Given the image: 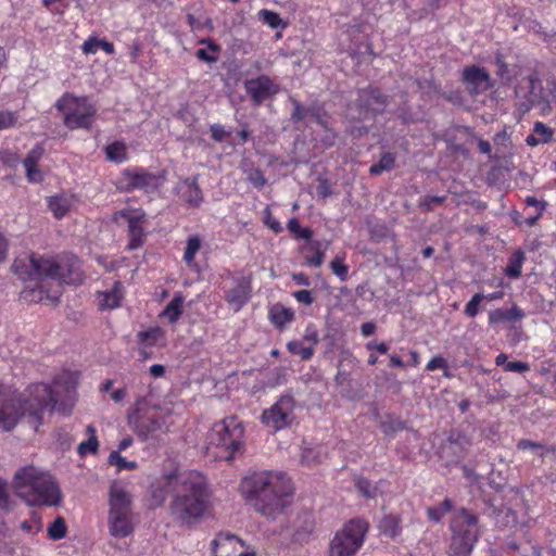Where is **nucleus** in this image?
Masks as SVG:
<instances>
[{
	"label": "nucleus",
	"mask_w": 556,
	"mask_h": 556,
	"mask_svg": "<svg viewBox=\"0 0 556 556\" xmlns=\"http://www.w3.org/2000/svg\"><path fill=\"white\" fill-rule=\"evenodd\" d=\"M446 195H425L420 199L418 206L425 212H430L435 205L444 203Z\"/></svg>",
	"instance_id": "5fc2aeb1"
},
{
	"label": "nucleus",
	"mask_w": 556,
	"mask_h": 556,
	"mask_svg": "<svg viewBox=\"0 0 556 556\" xmlns=\"http://www.w3.org/2000/svg\"><path fill=\"white\" fill-rule=\"evenodd\" d=\"M10 496L8 492V484L4 480L0 479V509L10 510Z\"/></svg>",
	"instance_id": "052dcab7"
},
{
	"label": "nucleus",
	"mask_w": 556,
	"mask_h": 556,
	"mask_svg": "<svg viewBox=\"0 0 556 556\" xmlns=\"http://www.w3.org/2000/svg\"><path fill=\"white\" fill-rule=\"evenodd\" d=\"M525 260V252L522 250H516L508 258V264L505 268L506 276L511 279L519 278Z\"/></svg>",
	"instance_id": "f704fd0d"
},
{
	"label": "nucleus",
	"mask_w": 556,
	"mask_h": 556,
	"mask_svg": "<svg viewBox=\"0 0 556 556\" xmlns=\"http://www.w3.org/2000/svg\"><path fill=\"white\" fill-rule=\"evenodd\" d=\"M87 433L89 434L88 440L79 443L77 447V452L80 457H85L88 454H96L99 448V441L97 438V430L93 425H88L86 428Z\"/></svg>",
	"instance_id": "72a5a7b5"
},
{
	"label": "nucleus",
	"mask_w": 556,
	"mask_h": 556,
	"mask_svg": "<svg viewBox=\"0 0 556 556\" xmlns=\"http://www.w3.org/2000/svg\"><path fill=\"white\" fill-rule=\"evenodd\" d=\"M195 56L199 60H201V61H203V62H205L207 64L216 63L217 60H218L217 56L208 53V51L206 49H199V50H197Z\"/></svg>",
	"instance_id": "774afa93"
},
{
	"label": "nucleus",
	"mask_w": 556,
	"mask_h": 556,
	"mask_svg": "<svg viewBox=\"0 0 556 556\" xmlns=\"http://www.w3.org/2000/svg\"><path fill=\"white\" fill-rule=\"evenodd\" d=\"M109 161L121 164L127 160V147L123 141H114L104 148Z\"/></svg>",
	"instance_id": "e433bc0d"
},
{
	"label": "nucleus",
	"mask_w": 556,
	"mask_h": 556,
	"mask_svg": "<svg viewBox=\"0 0 556 556\" xmlns=\"http://www.w3.org/2000/svg\"><path fill=\"white\" fill-rule=\"evenodd\" d=\"M483 514L494 518L496 525L501 526L516 521V514L510 508H498L491 503H488Z\"/></svg>",
	"instance_id": "c756f323"
},
{
	"label": "nucleus",
	"mask_w": 556,
	"mask_h": 556,
	"mask_svg": "<svg viewBox=\"0 0 556 556\" xmlns=\"http://www.w3.org/2000/svg\"><path fill=\"white\" fill-rule=\"evenodd\" d=\"M244 89L251 97L254 105L262 104L265 100L274 97L280 90L279 85L267 75H261L256 78L247 79Z\"/></svg>",
	"instance_id": "dca6fc26"
},
{
	"label": "nucleus",
	"mask_w": 556,
	"mask_h": 556,
	"mask_svg": "<svg viewBox=\"0 0 556 556\" xmlns=\"http://www.w3.org/2000/svg\"><path fill=\"white\" fill-rule=\"evenodd\" d=\"M118 217L125 219L128 224L129 243L127 245V249L129 251L137 250L143 244V240L146 237L142 227V224L146 218V213L136 210H123L115 213V220H117Z\"/></svg>",
	"instance_id": "2eb2a0df"
},
{
	"label": "nucleus",
	"mask_w": 556,
	"mask_h": 556,
	"mask_svg": "<svg viewBox=\"0 0 556 556\" xmlns=\"http://www.w3.org/2000/svg\"><path fill=\"white\" fill-rule=\"evenodd\" d=\"M48 206L58 219L63 218L70 211V200L63 195H54L48 199Z\"/></svg>",
	"instance_id": "4c0bfd02"
},
{
	"label": "nucleus",
	"mask_w": 556,
	"mask_h": 556,
	"mask_svg": "<svg viewBox=\"0 0 556 556\" xmlns=\"http://www.w3.org/2000/svg\"><path fill=\"white\" fill-rule=\"evenodd\" d=\"M554 129L545 125L543 122H535L532 132L526 137V143L529 147H538L540 144L549 143L554 140Z\"/></svg>",
	"instance_id": "cd10ccee"
},
{
	"label": "nucleus",
	"mask_w": 556,
	"mask_h": 556,
	"mask_svg": "<svg viewBox=\"0 0 556 556\" xmlns=\"http://www.w3.org/2000/svg\"><path fill=\"white\" fill-rule=\"evenodd\" d=\"M17 117L15 113L9 111H0V129L10 128L15 125Z\"/></svg>",
	"instance_id": "bf43d9fd"
},
{
	"label": "nucleus",
	"mask_w": 556,
	"mask_h": 556,
	"mask_svg": "<svg viewBox=\"0 0 556 556\" xmlns=\"http://www.w3.org/2000/svg\"><path fill=\"white\" fill-rule=\"evenodd\" d=\"M54 108L63 114V124L70 130L91 129L97 108L87 97H76L65 92L56 100Z\"/></svg>",
	"instance_id": "0eeeda50"
},
{
	"label": "nucleus",
	"mask_w": 556,
	"mask_h": 556,
	"mask_svg": "<svg viewBox=\"0 0 556 556\" xmlns=\"http://www.w3.org/2000/svg\"><path fill=\"white\" fill-rule=\"evenodd\" d=\"M484 300L483 293H476L471 296L469 302L466 304L464 314L469 318H475L479 311H480V304Z\"/></svg>",
	"instance_id": "603ef678"
},
{
	"label": "nucleus",
	"mask_w": 556,
	"mask_h": 556,
	"mask_svg": "<svg viewBox=\"0 0 556 556\" xmlns=\"http://www.w3.org/2000/svg\"><path fill=\"white\" fill-rule=\"evenodd\" d=\"M380 429L390 438H393L395 433L403 430L410 431L415 440L420 438L419 432L410 428L407 420L393 417L392 415H387L386 418L380 421Z\"/></svg>",
	"instance_id": "bb28decb"
},
{
	"label": "nucleus",
	"mask_w": 556,
	"mask_h": 556,
	"mask_svg": "<svg viewBox=\"0 0 556 556\" xmlns=\"http://www.w3.org/2000/svg\"><path fill=\"white\" fill-rule=\"evenodd\" d=\"M48 535L52 540H61L66 535V525L62 517H58L48 528Z\"/></svg>",
	"instance_id": "3c124183"
},
{
	"label": "nucleus",
	"mask_w": 556,
	"mask_h": 556,
	"mask_svg": "<svg viewBox=\"0 0 556 556\" xmlns=\"http://www.w3.org/2000/svg\"><path fill=\"white\" fill-rule=\"evenodd\" d=\"M122 300L121 293V283L115 282L114 288L103 295V301L101 303L102 308H115L118 307Z\"/></svg>",
	"instance_id": "37998d69"
},
{
	"label": "nucleus",
	"mask_w": 556,
	"mask_h": 556,
	"mask_svg": "<svg viewBox=\"0 0 556 556\" xmlns=\"http://www.w3.org/2000/svg\"><path fill=\"white\" fill-rule=\"evenodd\" d=\"M251 296V278L245 276L233 277L232 286L225 293L226 302L235 312H239L250 301Z\"/></svg>",
	"instance_id": "6ab92c4d"
},
{
	"label": "nucleus",
	"mask_w": 556,
	"mask_h": 556,
	"mask_svg": "<svg viewBox=\"0 0 556 556\" xmlns=\"http://www.w3.org/2000/svg\"><path fill=\"white\" fill-rule=\"evenodd\" d=\"M184 300L181 293H175L174 298L163 309L161 316L167 318L170 324L177 323L182 315Z\"/></svg>",
	"instance_id": "2f4dec72"
},
{
	"label": "nucleus",
	"mask_w": 556,
	"mask_h": 556,
	"mask_svg": "<svg viewBox=\"0 0 556 556\" xmlns=\"http://www.w3.org/2000/svg\"><path fill=\"white\" fill-rule=\"evenodd\" d=\"M356 488L358 492L367 498H374L377 495V486L374 485L368 479L359 478L356 481Z\"/></svg>",
	"instance_id": "4d7b16f0"
},
{
	"label": "nucleus",
	"mask_w": 556,
	"mask_h": 556,
	"mask_svg": "<svg viewBox=\"0 0 556 556\" xmlns=\"http://www.w3.org/2000/svg\"><path fill=\"white\" fill-rule=\"evenodd\" d=\"M454 508L452 500L444 498V501L438 507H428L427 516L432 522H440L445 514L450 513Z\"/></svg>",
	"instance_id": "a19ab883"
},
{
	"label": "nucleus",
	"mask_w": 556,
	"mask_h": 556,
	"mask_svg": "<svg viewBox=\"0 0 556 556\" xmlns=\"http://www.w3.org/2000/svg\"><path fill=\"white\" fill-rule=\"evenodd\" d=\"M368 522L357 518L350 520L337 532L330 544V556H353L363 545Z\"/></svg>",
	"instance_id": "1a4fd4ad"
},
{
	"label": "nucleus",
	"mask_w": 556,
	"mask_h": 556,
	"mask_svg": "<svg viewBox=\"0 0 556 556\" xmlns=\"http://www.w3.org/2000/svg\"><path fill=\"white\" fill-rule=\"evenodd\" d=\"M462 83L471 97L484 93L493 87L489 72L478 65H469L463 70Z\"/></svg>",
	"instance_id": "4468645a"
},
{
	"label": "nucleus",
	"mask_w": 556,
	"mask_h": 556,
	"mask_svg": "<svg viewBox=\"0 0 556 556\" xmlns=\"http://www.w3.org/2000/svg\"><path fill=\"white\" fill-rule=\"evenodd\" d=\"M194 473L192 472H180L178 470H173L169 473L163 475L157 482L155 483L157 486L163 489L168 494L176 492V494L184 488Z\"/></svg>",
	"instance_id": "5701e85b"
},
{
	"label": "nucleus",
	"mask_w": 556,
	"mask_h": 556,
	"mask_svg": "<svg viewBox=\"0 0 556 556\" xmlns=\"http://www.w3.org/2000/svg\"><path fill=\"white\" fill-rule=\"evenodd\" d=\"M163 182V177L148 172L142 167H128L122 170L116 185L123 192L143 190L147 193L156 191Z\"/></svg>",
	"instance_id": "f8f14e48"
},
{
	"label": "nucleus",
	"mask_w": 556,
	"mask_h": 556,
	"mask_svg": "<svg viewBox=\"0 0 556 556\" xmlns=\"http://www.w3.org/2000/svg\"><path fill=\"white\" fill-rule=\"evenodd\" d=\"M201 249V239L198 236H190L187 239V247L184 253V261L191 266L194 263L195 254Z\"/></svg>",
	"instance_id": "c03bdc74"
},
{
	"label": "nucleus",
	"mask_w": 556,
	"mask_h": 556,
	"mask_svg": "<svg viewBox=\"0 0 556 556\" xmlns=\"http://www.w3.org/2000/svg\"><path fill=\"white\" fill-rule=\"evenodd\" d=\"M37 260L46 258L35 253L30 254L27 260L17 258L12 265L13 271L23 280L45 279L46 275L37 274L33 266V261Z\"/></svg>",
	"instance_id": "b1692460"
},
{
	"label": "nucleus",
	"mask_w": 556,
	"mask_h": 556,
	"mask_svg": "<svg viewBox=\"0 0 556 556\" xmlns=\"http://www.w3.org/2000/svg\"><path fill=\"white\" fill-rule=\"evenodd\" d=\"M388 105V96L379 88L368 86L357 91L356 99L348 105V116L365 121L382 113Z\"/></svg>",
	"instance_id": "9d476101"
},
{
	"label": "nucleus",
	"mask_w": 556,
	"mask_h": 556,
	"mask_svg": "<svg viewBox=\"0 0 556 556\" xmlns=\"http://www.w3.org/2000/svg\"><path fill=\"white\" fill-rule=\"evenodd\" d=\"M515 92L518 98L523 99L519 103V110L522 113H527L540 102L542 93L541 80L534 75H529L516 87Z\"/></svg>",
	"instance_id": "a211bd4d"
},
{
	"label": "nucleus",
	"mask_w": 556,
	"mask_h": 556,
	"mask_svg": "<svg viewBox=\"0 0 556 556\" xmlns=\"http://www.w3.org/2000/svg\"><path fill=\"white\" fill-rule=\"evenodd\" d=\"M109 514H131V495L117 482L109 491Z\"/></svg>",
	"instance_id": "412c9836"
},
{
	"label": "nucleus",
	"mask_w": 556,
	"mask_h": 556,
	"mask_svg": "<svg viewBox=\"0 0 556 556\" xmlns=\"http://www.w3.org/2000/svg\"><path fill=\"white\" fill-rule=\"evenodd\" d=\"M293 296L295 298V300L299 303H302V304H305V305H311L314 302V298L312 295V291L306 290V289H302V290L295 291L293 293Z\"/></svg>",
	"instance_id": "0e129e2a"
},
{
	"label": "nucleus",
	"mask_w": 556,
	"mask_h": 556,
	"mask_svg": "<svg viewBox=\"0 0 556 556\" xmlns=\"http://www.w3.org/2000/svg\"><path fill=\"white\" fill-rule=\"evenodd\" d=\"M290 353L301 356L302 359H311L314 355L313 346H304L300 341H291L287 345Z\"/></svg>",
	"instance_id": "de8ad7c7"
},
{
	"label": "nucleus",
	"mask_w": 556,
	"mask_h": 556,
	"mask_svg": "<svg viewBox=\"0 0 556 556\" xmlns=\"http://www.w3.org/2000/svg\"><path fill=\"white\" fill-rule=\"evenodd\" d=\"M287 227L290 230V232L295 235V237L298 239L311 240L313 237L312 229H309L307 227H305V228L301 227L300 222L295 217H293L289 220Z\"/></svg>",
	"instance_id": "09e8293b"
},
{
	"label": "nucleus",
	"mask_w": 556,
	"mask_h": 556,
	"mask_svg": "<svg viewBox=\"0 0 556 556\" xmlns=\"http://www.w3.org/2000/svg\"><path fill=\"white\" fill-rule=\"evenodd\" d=\"M446 368H447V362L442 356L432 357L426 366V369L429 371H433L437 369H446Z\"/></svg>",
	"instance_id": "69168bd1"
},
{
	"label": "nucleus",
	"mask_w": 556,
	"mask_h": 556,
	"mask_svg": "<svg viewBox=\"0 0 556 556\" xmlns=\"http://www.w3.org/2000/svg\"><path fill=\"white\" fill-rule=\"evenodd\" d=\"M27 392V396L18 400H7L0 393V430L10 431L21 418H26L37 431L48 408L70 413L76 394V377L65 371L54 378L52 386L36 383Z\"/></svg>",
	"instance_id": "f257e3e1"
},
{
	"label": "nucleus",
	"mask_w": 556,
	"mask_h": 556,
	"mask_svg": "<svg viewBox=\"0 0 556 556\" xmlns=\"http://www.w3.org/2000/svg\"><path fill=\"white\" fill-rule=\"evenodd\" d=\"M109 527L115 538H126L134 531L130 514H109Z\"/></svg>",
	"instance_id": "a878e982"
},
{
	"label": "nucleus",
	"mask_w": 556,
	"mask_h": 556,
	"mask_svg": "<svg viewBox=\"0 0 556 556\" xmlns=\"http://www.w3.org/2000/svg\"><path fill=\"white\" fill-rule=\"evenodd\" d=\"M43 148L39 144L35 146L26 155L23 165L26 170V176L30 182H39L42 180V174L38 169L37 164L43 155Z\"/></svg>",
	"instance_id": "393cba45"
},
{
	"label": "nucleus",
	"mask_w": 556,
	"mask_h": 556,
	"mask_svg": "<svg viewBox=\"0 0 556 556\" xmlns=\"http://www.w3.org/2000/svg\"><path fill=\"white\" fill-rule=\"evenodd\" d=\"M395 166V155L391 152H386L381 155L378 163L372 164L369 168V173L372 176H378L383 172H389Z\"/></svg>",
	"instance_id": "58836bf2"
},
{
	"label": "nucleus",
	"mask_w": 556,
	"mask_h": 556,
	"mask_svg": "<svg viewBox=\"0 0 556 556\" xmlns=\"http://www.w3.org/2000/svg\"><path fill=\"white\" fill-rule=\"evenodd\" d=\"M258 17L264 24L268 25L271 28H278L280 26H285L280 15L274 11L266 10V9L261 10L258 12Z\"/></svg>",
	"instance_id": "8fccbe9b"
},
{
	"label": "nucleus",
	"mask_w": 556,
	"mask_h": 556,
	"mask_svg": "<svg viewBox=\"0 0 556 556\" xmlns=\"http://www.w3.org/2000/svg\"><path fill=\"white\" fill-rule=\"evenodd\" d=\"M517 447H518V450H522V451L532 450L535 453H538V455L540 457H544L545 454H549V453L554 454V453H556V445H552V446L546 447V446H544L540 442H534V441H531V440H528V439L520 440L517 443Z\"/></svg>",
	"instance_id": "ea45409f"
},
{
	"label": "nucleus",
	"mask_w": 556,
	"mask_h": 556,
	"mask_svg": "<svg viewBox=\"0 0 556 556\" xmlns=\"http://www.w3.org/2000/svg\"><path fill=\"white\" fill-rule=\"evenodd\" d=\"M244 428L237 417L230 416L213 425L207 440L211 446L224 451L219 457L227 462L243 451Z\"/></svg>",
	"instance_id": "423d86ee"
},
{
	"label": "nucleus",
	"mask_w": 556,
	"mask_h": 556,
	"mask_svg": "<svg viewBox=\"0 0 556 556\" xmlns=\"http://www.w3.org/2000/svg\"><path fill=\"white\" fill-rule=\"evenodd\" d=\"M211 137L216 142H223L225 139L230 136L229 131L225 130V127L222 124H213L210 127Z\"/></svg>",
	"instance_id": "13d9d810"
},
{
	"label": "nucleus",
	"mask_w": 556,
	"mask_h": 556,
	"mask_svg": "<svg viewBox=\"0 0 556 556\" xmlns=\"http://www.w3.org/2000/svg\"><path fill=\"white\" fill-rule=\"evenodd\" d=\"M526 317V313L517 304H513L510 308H495L489 312L488 321L490 326L509 324L510 329H516L515 324L521 321Z\"/></svg>",
	"instance_id": "aec40b11"
},
{
	"label": "nucleus",
	"mask_w": 556,
	"mask_h": 556,
	"mask_svg": "<svg viewBox=\"0 0 556 556\" xmlns=\"http://www.w3.org/2000/svg\"><path fill=\"white\" fill-rule=\"evenodd\" d=\"M108 463L111 466H116L117 471L122 470H135L138 467L137 462L127 460L124 458L118 451H112L109 455Z\"/></svg>",
	"instance_id": "79ce46f5"
},
{
	"label": "nucleus",
	"mask_w": 556,
	"mask_h": 556,
	"mask_svg": "<svg viewBox=\"0 0 556 556\" xmlns=\"http://www.w3.org/2000/svg\"><path fill=\"white\" fill-rule=\"evenodd\" d=\"M315 254L307 260L308 264L313 267H320L324 262L325 253L319 249V243L316 242Z\"/></svg>",
	"instance_id": "338daca9"
},
{
	"label": "nucleus",
	"mask_w": 556,
	"mask_h": 556,
	"mask_svg": "<svg viewBox=\"0 0 556 556\" xmlns=\"http://www.w3.org/2000/svg\"><path fill=\"white\" fill-rule=\"evenodd\" d=\"M469 441L462 433H451L441 444L439 456L445 460L446 465H455L466 456Z\"/></svg>",
	"instance_id": "f3484780"
},
{
	"label": "nucleus",
	"mask_w": 556,
	"mask_h": 556,
	"mask_svg": "<svg viewBox=\"0 0 556 556\" xmlns=\"http://www.w3.org/2000/svg\"><path fill=\"white\" fill-rule=\"evenodd\" d=\"M12 485L16 495L28 506L53 507L62 502V493L55 479L35 466L17 469Z\"/></svg>",
	"instance_id": "7ed1b4c3"
},
{
	"label": "nucleus",
	"mask_w": 556,
	"mask_h": 556,
	"mask_svg": "<svg viewBox=\"0 0 556 556\" xmlns=\"http://www.w3.org/2000/svg\"><path fill=\"white\" fill-rule=\"evenodd\" d=\"M177 193L181 201L192 207H199L203 202V194L198 185V177H189L177 186Z\"/></svg>",
	"instance_id": "4be33fe9"
},
{
	"label": "nucleus",
	"mask_w": 556,
	"mask_h": 556,
	"mask_svg": "<svg viewBox=\"0 0 556 556\" xmlns=\"http://www.w3.org/2000/svg\"><path fill=\"white\" fill-rule=\"evenodd\" d=\"M245 174L249 182L257 189H262L267 184V178L260 168H250Z\"/></svg>",
	"instance_id": "6e6d98bb"
},
{
	"label": "nucleus",
	"mask_w": 556,
	"mask_h": 556,
	"mask_svg": "<svg viewBox=\"0 0 556 556\" xmlns=\"http://www.w3.org/2000/svg\"><path fill=\"white\" fill-rule=\"evenodd\" d=\"M232 543L242 544L241 540L238 539L235 534L219 533L212 542V549L214 556H219L223 553H228L229 545H231Z\"/></svg>",
	"instance_id": "c9c22d12"
},
{
	"label": "nucleus",
	"mask_w": 556,
	"mask_h": 556,
	"mask_svg": "<svg viewBox=\"0 0 556 556\" xmlns=\"http://www.w3.org/2000/svg\"><path fill=\"white\" fill-rule=\"evenodd\" d=\"M451 543L447 556H470L481 536L478 515L462 507L451 521Z\"/></svg>",
	"instance_id": "39448f33"
},
{
	"label": "nucleus",
	"mask_w": 556,
	"mask_h": 556,
	"mask_svg": "<svg viewBox=\"0 0 556 556\" xmlns=\"http://www.w3.org/2000/svg\"><path fill=\"white\" fill-rule=\"evenodd\" d=\"M401 518L397 515H386L379 521V530L389 538H395L401 533Z\"/></svg>",
	"instance_id": "473e14b6"
},
{
	"label": "nucleus",
	"mask_w": 556,
	"mask_h": 556,
	"mask_svg": "<svg viewBox=\"0 0 556 556\" xmlns=\"http://www.w3.org/2000/svg\"><path fill=\"white\" fill-rule=\"evenodd\" d=\"M128 424L132 431L146 441L153 438L165 425L164 417L159 412H151L147 408V397H137L134 410L128 415Z\"/></svg>",
	"instance_id": "9b49d317"
},
{
	"label": "nucleus",
	"mask_w": 556,
	"mask_h": 556,
	"mask_svg": "<svg viewBox=\"0 0 556 556\" xmlns=\"http://www.w3.org/2000/svg\"><path fill=\"white\" fill-rule=\"evenodd\" d=\"M317 195L320 199H327L332 194V188L328 179L318 178V186L316 188Z\"/></svg>",
	"instance_id": "680f3d73"
},
{
	"label": "nucleus",
	"mask_w": 556,
	"mask_h": 556,
	"mask_svg": "<svg viewBox=\"0 0 556 556\" xmlns=\"http://www.w3.org/2000/svg\"><path fill=\"white\" fill-rule=\"evenodd\" d=\"M37 274L46 275V278L58 280L66 285H79L84 280L80 261L73 254L64 255L60 261L37 260L33 261Z\"/></svg>",
	"instance_id": "6e6552de"
},
{
	"label": "nucleus",
	"mask_w": 556,
	"mask_h": 556,
	"mask_svg": "<svg viewBox=\"0 0 556 556\" xmlns=\"http://www.w3.org/2000/svg\"><path fill=\"white\" fill-rule=\"evenodd\" d=\"M295 400L291 392L282 394L276 403L262 414V422L273 432L289 427L294 419Z\"/></svg>",
	"instance_id": "ddd939ff"
},
{
	"label": "nucleus",
	"mask_w": 556,
	"mask_h": 556,
	"mask_svg": "<svg viewBox=\"0 0 556 556\" xmlns=\"http://www.w3.org/2000/svg\"><path fill=\"white\" fill-rule=\"evenodd\" d=\"M294 318V313L291 308L283 306L280 303L274 304L269 309V319L277 328H285Z\"/></svg>",
	"instance_id": "c85d7f7f"
},
{
	"label": "nucleus",
	"mask_w": 556,
	"mask_h": 556,
	"mask_svg": "<svg viewBox=\"0 0 556 556\" xmlns=\"http://www.w3.org/2000/svg\"><path fill=\"white\" fill-rule=\"evenodd\" d=\"M332 273L341 280L345 281L349 277V266L344 264V255H336L330 263Z\"/></svg>",
	"instance_id": "49530a36"
},
{
	"label": "nucleus",
	"mask_w": 556,
	"mask_h": 556,
	"mask_svg": "<svg viewBox=\"0 0 556 556\" xmlns=\"http://www.w3.org/2000/svg\"><path fill=\"white\" fill-rule=\"evenodd\" d=\"M208 500L210 493L204 479L194 473L175 494L169 505L170 515L180 526L190 527L203 517Z\"/></svg>",
	"instance_id": "20e7f679"
},
{
	"label": "nucleus",
	"mask_w": 556,
	"mask_h": 556,
	"mask_svg": "<svg viewBox=\"0 0 556 556\" xmlns=\"http://www.w3.org/2000/svg\"><path fill=\"white\" fill-rule=\"evenodd\" d=\"M99 49H102L108 55L115 53V48L112 42L97 37H89L81 46V50L86 54H96Z\"/></svg>",
	"instance_id": "7c9ffc66"
},
{
	"label": "nucleus",
	"mask_w": 556,
	"mask_h": 556,
	"mask_svg": "<svg viewBox=\"0 0 556 556\" xmlns=\"http://www.w3.org/2000/svg\"><path fill=\"white\" fill-rule=\"evenodd\" d=\"M240 491L257 513L274 518L290 505L293 486L283 472L260 471L244 477Z\"/></svg>",
	"instance_id": "f03ea898"
},
{
	"label": "nucleus",
	"mask_w": 556,
	"mask_h": 556,
	"mask_svg": "<svg viewBox=\"0 0 556 556\" xmlns=\"http://www.w3.org/2000/svg\"><path fill=\"white\" fill-rule=\"evenodd\" d=\"M308 116L313 117L314 121L323 128H327V124H329V116L320 103L313 102L308 105Z\"/></svg>",
	"instance_id": "a18cd8bd"
},
{
	"label": "nucleus",
	"mask_w": 556,
	"mask_h": 556,
	"mask_svg": "<svg viewBox=\"0 0 556 556\" xmlns=\"http://www.w3.org/2000/svg\"><path fill=\"white\" fill-rule=\"evenodd\" d=\"M530 369V366L526 362L515 361V362H508L504 366L505 371L510 372H526Z\"/></svg>",
	"instance_id": "e2e57ef3"
},
{
	"label": "nucleus",
	"mask_w": 556,
	"mask_h": 556,
	"mask_svg": "<svg viewBox=\"0 0 556 556\" xmlns=\"http://www.w3.org/2000/svg\"><path fill=\"white\" fill-rule=\"evenodd\" d=\"M290 101L292 104L291 121L293 123L302 122L308 116V106L302 105L301 102L294 98H290Z\"/></svg>",
	"instance_id": "864d4df0"
}]
</instances>
